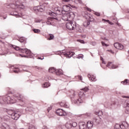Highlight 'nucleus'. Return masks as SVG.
I'll return each mask as SVG.
<instances>
[{
    "instance_id": "nucleus-1",
    "label": "nucleus",
    "mask_w": 129,
    "mask_h": 129,
    "mask_svg": "<svg viewBox=\"0 0 129 129\" xmlns=\"http://www.w3.org/2000/svg\"><path fill=\"white\" fill-rule=\"evenodd\" d=\"M87 90H88L87 88L81 89L78 95L76 94L75 91H72L71 95V99L72 103L79 105L80 103L85 102V94H84V92H86Z\"/></svg>"
},
{
    "instance_id": "nucleus-2",
    "label": "nucleus",
    "mask_w": 129,
    "mask_h": 129,
    "mask_svg": "<svg viewBox=\"0 0 129 129\" xmlns=\"http://www.w3.org/2000/svg\"><path fill=\"white\" fill-rule=\"evenodd\" d=\"M55 12H49L50 16L52 17H56L57 15H62V14H70L72 9L70 6L64 5L62 9L61 7H56L54 9Z\"/></svg>"
},
{
    "instance_id": "nucleus-3",
    "label": "nucleus",
    "mask_w": 129,
    "mask_h": 129,
    "mask_svg": "<svg viewBox=\"0 0 129 129\" xmlns=\"http://www.w3.org/2000/svg\"><path fill=\"white\" fill-rule=\"evenodd\" d=\"M11 48H13L15 50H16V51H20L21 53H25L26 55H23V54H20V56L22 57H25V58H33V54L31 52V50L27 49V48H21L20 47L14 45H10Z\"/></svg>"
},
{
    "instance_id": "nucleus-4",
    "label": "nucleus",
    "mask_w": 129,
    "mask_h": 129,
    "mask_svg": "<svg viewBox=\"0 0 129 129\" xmlns=\"http://www.w3.org/2000/svg\"><path fill=\"white\" fill-rule=\"evenodd\" d=\"M17 101L14 98V97H11L8 95H6L1 97L0 103L1 104H4V103H7L8 104H13L16 103Z\"/></svg>"
},
{
    "instance_id": "nucleus-5",
    "label": "nucleus",
    "mask_w": 129,
    "mask_h": 129,
    "mask_svg": "<svg viewBox=\"0 0 129 129\" xmlns=\"http://www.w3.org/2000/svg\"><path fill=\"white\" fill-rule=\"evenodd\" d=\"M79 25L76 24L75 21H69L66 24V28L68 30H75V29L79 28Z\"/></svg>"
},
{
    "instance_id": "nucleus-6",
    "label": "nucleus",
    "mask_w": 129,
    "mask_h": 129,
    "mask_svg": "<svg viewBox=\"0 0 129 129\" xmlns=\"http://www.w3.org/2000/svg\"><path fill=\"white\" fill-rule=\"evenodd\" d=\"M75 53L71 51H68L65 52V50H60L56 52V55H64L67 58H71Z\"/></svg>"
},
{
    "instance_id": "nucleus-7",
    "label": "nucleus",
    "mask_w": 129,
    "mask_h": 129,
    "mask_svg": "<svg viewBox=\"0 0 129 129\" xmlns=\"http://www.w3.org/2000/svg\"><path fill=\"white\" fill-rule=\"evenodd\" d=\"M7 113L11 116V117L13 119H15V120H17L20 117V114H18V113L14 112V111L12 110H9L7 111Z\"/></svg>"
},
{
    "instance_id": "nucleus-8",
    "label": "nucleus",
    "mask_w": 129,
    "mask_h": 129,
    "mask_svg": "<svg viewBox=\"0 0 129 129\" xmlns=\"http://www.w3.org/2000/svg\"><path fill=\"white\" fill-rule=\"evenodd\" d=\"M55 20H57V18H52L49 17L48 18L47 21H46L47 25H50L51 26H55Z\"/></svg>"
},
{
    "instance_id": "nucleus-9",
    "label": "nucleus",
    "mask_w": 129,
    "mask_h": 129,
    "mask_svg": "<svg viewBox=\"0 0 129 129\" xmlns=\"http://www.w3.org/2000/svg\"><path fill=\"white\" fill-rule=\"evenodd\" d=\"M63 15L62 20L63 21H69V19L71 18V16L73 15V12H70V13L61 14Z\"/></svg>"
},
{
    "instance_id": "nucleus-10",
    "label": "nucleus",
    "mask_w": 129,
    "mask_h": 129,
    "mask_svg": "<svg viewBox=\"0 0 129 129\" xmlns=\"http://www.w3.org/2000/svg\"><path fill=\"white\" fill-rule=\"evenodd\" d=\"M56 113L57 115H59V116H65V115H67V113L64 111L62 109H58L56 111Z\"/></svg>"
},
{
    "instance_id": "nucleus-11",
    "label": "nucleus",
    "mask_w": 129,
    "mask_h": 129,
    "mask_svg": "<svg viewBox=\"0 0 129 129\" xmlns=\"http://www.w3.org/2000/svg\"><path fill=\"white\" fill-rule=\"evenodd\" d=\"M114 47L118 50H122V49H123V45L118 42L114 43Z\"/></svg>"
},
{
    "instance_id": "nucleus-12",
    "label": "nucleus",
    "mask_w": 129,
    "mask_h": 129,
    "mask_svg": "<svg viewBox=\"0 0 129 129\" xmlns=\"http://www.w3.org/2000/svg\"><path fill=\"white\" fill-rule=\"evenodd\" d=\"M10 6L12 7H16V8H17L18 9H21L22 10L24 9V8H25V6L24 5V4H18L16 3V5L15 4H10Z\"/></svg>"
},
{
    "instance_id": "nucleus-13",
    "label": "nucleus",
    "mask_w": 129,
    "mask_h": 129,
    "mask_svg": "<svg viewBox=\"0 0 129 129\" xmlns=\"http://www.w3.org/2000/svg\"><path fill=\"white\" fill-rule=\"evenodd\" d=\"M10 15L11 16H14V17H16V18H21L22 16H23V14L20 13L17 11L11 13Z\"/></svg>"
},
{
    "instance_id": "nucleus-14",
    "label": "nucleus",
    "mask_w": 129,
    "mask_h": 129,
    "mask_svg": "<svg viewBox=\"0 0 129 129\" xmlns=\"http://www.w3.org/2000/svg\"><path fill=\"white\" fill-rule=\"evenodd\" d=\"M11 71L14 72V73H19L20 72V69L19 68H16L14 66L10 67Z\"/></svg>"
},
{
    "instance_id": "nucleus-15",
    "label": "nucleus",
    "mask_w": 129,
    "mask_h": 129,
    "mask_svg": "<svg viewBox=\"0 0 129 129\" xmlns=\"http://www.w3.org/2000/svg\"><path fill=\"white\" fill-rule=\"evenodd\" d=\"M79 126L80 129H86L87 125L85 122H80L79 123Z\"/></svg>"
},
{
    "instance_id": "nucleus-16",
    "label": "nucleus",
    "mask_w": 129,
    "mask_h": 129,
    "mask_svg": "<svg viewBox=\"0 0 129 129\" xmlns=\"http://www.w3.org/2000/svg\"><path fill=\"white\" fill-rule=\"evenodd\" d=\"M106 66L108 67L109 69H115L116 68H117V66L113 64L111 62H109Z\"/></svg>"
},
{
    "instance_id": "nucleus-17",
    "label": "nucleus",
    "mask_w": 129,
    "mask_h": 129,
    "mask_svg": "<svg viewBox=\"0 0 129 129\" xmlns=\"http://www.w3.org/2000/svg\"><path fill=\"white\" fill-rule=\"evenodd\" d=\"M59 105L61 107H64L66 108H69V105L67 104V103L65 102V101L59 103Z\"/></svg>"
},
{
    "instance_id": "nucleus-18",
    "label": "nucleus",
    "mask_w": 129,
    "mask_h": 129,
    "mask_svg": "<svg viewBox=\"0 0 129 129\" xmlns=\"http://www.w3.org/2000/svg\"><path fill=\"white\" fill-rule=\"evenodd\" d=\"M88 19H89V20H87L85 21L83 24V26L84 27H85V28H87V27H88V26L90 25V19H91L90 16H89Z\"/></svg>"
},
{
    "instance_id": "nucleus-19",
    "label": "nucleus",
    "mask_w": 129,
    "mask_h": 129,
    "mask_svg": "<svg viewBox=\"0 0 129 129\" xmlns=\"http://www.w3.org/2000/svg\"><path fill=\"white\" fill-rule=\"evenodd\" d=\"M14 97H16V98H17L18 100H21V101H23V95L18 93L15 94Z\"/></svg>"
},
{
    "instance_id": "nucleus-20",
    "label": "nucleus",
    "mask_w": 129,
    "mask_h": 129,
    "mask_svg": "<svg viewBox=\"0 0 129 129\" xmlns=\"http://www.w3.org/2000/svg\"><path fill=\"white\" fill-rule=\"evenodd\" d=\"M87 127H88V129H91L92 128L93 126V122L91 121H89L87 122Z\"/></svg>"
},
{
    "instance_id": "nucleus-21",
    "label": "nucleus",
    "mask_w": 129,
    "mask_h": 129,
    "mask_svg": "<svg viewBox=\"0 0 129 129\" xmlns=\"http://www.w3.org/2000/svg\"><path fill=\"white\" fill-rule=\"evenodd\" d=\"M66 127H67V128H71L72 127V122L71 121H68L66 123Z\"/></svg>"
},
{
    "instance_id": "nucleus-22",
    "label": "nucleus",
    "mask_w": 129,
    "mask_h": 129,
    "mask_svg": "<svg viewBox=\"0 0 129 129\" xmlns=\"http://www.w3.org/2000/svg\"><path fill=\"white\" fill-rule=\"evenodd\" d=\"M1 128L2 129H10V126L8 125L6 123H3L2 124Z\"/></svg>"
},
{
    "instance_id": "nucleus-23",
    "label": "nucleus",
    "mask_w": 129,
    "mask_h": 129,
    "mask_svg": "<svg viewBox=\"0 0 129 129\" xmlns=\"http://www.w3.org/2000/svg\"><path fill=\"white\" fill-rule=\"evenodd\" d=\"M34 11H37V12H42L44 11V9L42 8H41V6H37V7H35L34 8Z\"/></svg>"
},
{
    "instance_id": "nucleus-24",
    "label": "nucleus",
    "mask_w": 129,
    "mask_h": 129,
    "mask_svg": "<svg viewBox=\"0 0 129 129\" xmlns=\"http://www.w3.org/2000/svg\"><path fill=\"white\" fill-rule=\"evenodd\" d=\"M88 77L90 81H96V78H95V77L94 76L88 75Z\"/></svg>"
},
{
    "instance_id": "nucleus-25",
    "label": "nucleus",
    "mask_w": 129,
    "mask_h": 129,
    "mask_svg": "<svg viewBox=\"0 0 129 129\" xmlns=\"http://www.w3.org/2000/svg\"><path fill=\"white\" fill-rule=\"evenodd\" d=\"M55 74L57 75H62L63 74V71L61 69L56 70Z\"/></svg>"
},
{
    "instance_id": "nucleus-26",
    "label": "nucleus",
    "mask_w": 129,
    "mask_h": 129,
    "mask_svg": "<svg viewBox=\"0 0 129 129\" xmlns=\"http://www.w3.org/2000/svg\"><path fill=\"white\" fill-rule=\"evenodd\" d=\"M48 72H49V73H55L56 69L54 68H50L48 70Z\"/></svg>"
},
{
    "instance_id": "nucleus-27",
    "label": "nucleus",
    "mask_w": 129,
    "mask_h": 129,
    "mask_svg": "<svg viewBox=\"0 0 129 129\" xmlns=\"http://www.w3.org/2000/svg\"><path fill=\"white\" fill-rule=\"evenodd\" d=\"M95 114L96 115H98L99 116H101L103 114V113H102V111L99 110L97 112H95Z\"/></svg>"
},
{
    "instance_id": "nucleus-28",
    "label": "nucleus",
    "mask_w": 129,
    "mask_h": 129,
    "mask_svg": "<svg viewBox=\"0 0 129 129\" xmlns=\"http://www.w3.org/2000/svg\"><path fill=\"white\" fill-rule=\"evenodd\" d=\"M28 129H37L34 125L32 124L28 123Z\"/></svg>"
},
{
    "instance_id": "nucleus-29",
    "label": "nucleus",
    "mask_w": 129,
    "mask_h": 129,
    "mask_svg": "<svg viewBox=\"0 0 129 129\" xmlns=\"http://www.w3.org/2000/svg\"><path fill=\"white\" fill-rule=\"evenodd\" d=\"M22 68H23V71H25V72H29V67L23 66Z\"/></svg>"
},
{
    "instance_id": "nucleus-30",
    "label": "nucleus",
    "mask_w": 129,
    "mask_h": 129,
    "mask_svg": "<svg viewBox=\"0 0 129 129\" xmlns=\"http://www.w3.org/2000/svg\"><path fill=\"white\" fill-rule=\"evenodd\" d=\"M49 86H50V83L48 82L44 83L43 85V87L44 88H47V87H49Z\"/></svg>"
},
{
    "instance_id": "nucleus-31",
    "label": "nucleus",
    "mask_w": 129,
    "mask_h": 129,
    "mask_svg": "<svg viewBox=\"0 0 129 129\" xmlns=\"http://www.w3.org/2000/svg\"><path fill=\"white\" fill-rule=\"evenodd\" d=\"M12 53H13V52H12L11 51V49H7L6 50V52H5L4 53V55H6V54H8V55H10V54H12Z\"/></svg>"
},
{
    "instance_id": "nucleus-32",
    "label": "nucleus",
    "mask_w": 129,
    "mask_h": 129,
    "mask_svg": "<svg viewBox=\"0 0 129 129\" xmlns=\"http://www.w3.org/2000/svg\"><path fill=\"white\" fill-rule=\"evenodd\" d=\"M33 31L34 33H35L36 34H40V32H41V30H40V29H34Z\"/></svg>"
},
{
    "instance_id": "nucleus-33",
    "label": "nucleus",
    "mask_w": 129,
    "mask_h": 129,
    "mask_svg": "<svg viewBox=\"0 0 129 129\" xmlns=\"http://www.w3.org/2000/svg\"><path fill=\"white\" fill-rule=\"evenodd\" d=\"M54 39V35L53 34H50L48 35V40H53Z\"/></svg>"
},
{
    "instance_id": "nucleus-34",
    "label": "nucleus",
    "mask_w": 129,
    "mask_h": 129,
    "mask_svg": "<svg viewBox=\"0 0 129 129\" xmlns=\"http://www.w3.org/2000/svg\"><path fill=\"white\" fill-rule=\"evenodd\" d=\"M19 42L21 43H24L25 41H26V39L25 37H20V38L19 39Z\"/></svg>"
},
{
    "instance_id": "nucleus-35",
    "label": "nucleus",
    "mask_w": 129,
    "mask_h": 129,
    "mask_svg": "<svg viewBox=\"0 0 129 129\" xmlns=\"http://www.w3.org/2000/svg\"><path fill=\"white\" fill-rule=\"evenodd\" d=\"M118 105V103L116 102H113L112 104H111V106H113V107H116L117 105Z\"/></svg>"
},
{
    "instance_id": "nucleus-36",
    "label": "nucleus",
    "mask_w": 129,
    "mask_h": 129,
    "mask_svg": "<svg viewBox=\"0 0 129 129\" xmlns=\"http://www.w3.org/2000/svg\"><path fill=\"white\" fill-rule=\"evenodd\" d=\"M83 57L84 56L82 54H78V55L77 56V59H83Z\"/></svg>"
},
{
    "instance_id": "nucleus-37",
    "label": "nucleus",
    "mask_w": 129,
    "mask_h": 129,
    "mask_svg": "<svg viewBox=\"0 0 129 129\" xmlns=\"http://www.w3.org/2000/svg\"><path fill=\"white\" fill-rule=\"evenodd\" d=\"M102 20L104 22H106L107 23H108V24H109V25H113V23L112 22H111L110 21H109V20H108L103 19Z\"/></svg>"
},
{
    "instance_id": "nucleus-38",
    "label": "nucleus",
    "mask_w": 129,
    "mask_h": 129,
    "mask_svg": "<svg viewBox=\"0 0 129 129\" xmlns=\"http://www.w3.org/2000/svg\"><path fill=\"white\" fill-rule=\"evenodd\" d=\"M121 83L123 84V85H127L128 82H127V79H125L124 81H122Z\"/></svg>"
},
{
    "instance_id": "nucleus-39",
    "label": "nucleus",
    "mask_w": 129,
    "mask_h": 129,
    "mask_svg": "<svg viewBox=\"0 0 129 129\" xmlns=\"http://www.w3.org/2000/svg\"><path fill=\"white\" fill-rule=\"evenodd\" d=\"M76 127L77 126V123L76 122H72V127Z\"/></svg>"
},
{
    "instance_id": "nucleus-40",
    "label": "nucleus",
    "mask_w": 129,
    "mask_h": 129,
    "mask_svg": "<svg viewBox=\"0 0 129 129\" xmlns=\"http://www.w3.org/2000/svg\"><path fill=\"white\" fill-rule=\"evenodd\" d=\"M75 4H80V5H82V1L81 0H75Z\"/></svg>"
},
{
    "instance_id": "nucleus-41",
    "label": "nucleus",
    "mask_w": 129,
    "mask_h": 129,
    "mask_svg": "<svg viewBox=\"0 0 129 129\" xmlns=\"http://www.w3.org/2000/svg\"><path fill=\"white\" fill-rule=\"evenodd\" d=\"M125 104L126 105L127 107H129V99L125 101Z\"/></svg>"
},
{
    "instance_id": "nucleus-42",
    "label": "nucleus",
    "mask_w": 129,
    "mask_h": 129,
    "mask_svg": "<svg viewBox=\"0 0 129 129\" xmlns=\"http://www.w3.org/2000/svg\"><path fill=\"white\" fill-rule=\"evenodd\" d=\"M101 44L102 46H105V47H108V45L105 44V43H104L103 41L101 42Z\"/></svg>"
},
{
    "instance_id": "nucleus-43",
    "label": "nucleus",
    "mask_w": 129,
    "mask_h": 129,
    "mask_svg": "<svg viewBox=\"0 0 129 129\" xmlns=\"http://www.w3.org/2000/svg\"><path fill=\"white\" fill-rule=\"evenodd\" d=\"M78 41V42H79L80 43H81L82 44H84V43H85V42H84V40H77Z\"/></svg>"
},
{
    "instance_id": "nucleus-44",
    "label": "nucleus",
    "mask_w": 129,
    "mask_h": 129,
    "mask_svg": "<svg viewBox=\"0 0 129 129\" xmlns=\"http://www.w3.org/2000/svg\"><path fill=\"white\" fill-rule=\"evenodd\" d=\"M94 14L96 15V16H97V17H100V13H98V12H95L94 13Z\"/></svg>"
},
{
    "instance_id": "nucleus-45",
    "label": "nucleus",
    "mask_w": 129,
    "mask_h": 129,
    "mask_svg": "<svg viewBox=\"0 0 129 129\" xmlns=\"http://www.w3.org/2000/svg\"><path fill=\"white\" fill-rule=\"evenodd\" d=\"M100 59H101V61H102V63L103 64H105V61H104V60H103V58L101 56V57H100Z\"/></svg>"
},
{
    "instance_id": "nucleus-46",
    "label": "nucleus",
    "mask_w": 129,
    "mask_h": 129,
    "mask_svg": "<svg viewBox=\"0 0 129 129\" xmlns=\"http://www.w3.org/2000/svg\"><path fill=\"white\" fill-rule=\"evenodd\" d=\"M125 113H126L127 114H129V109H126L125 110Z\"/></svg>"
},
{
    "instance_id": "nucleus-47",
    "label": "nucleus",
    "mask_w": 129,
    "mask_h": 129,
    "mask_svg": "<svg viewBox=\"0 0 129 129\" xmlns=\"http://www.w3.org/2000/svg\"><path fill=\"white\" fill-rule=\"evenodd\" d=\"M85 115H86L87 116L89 117L91 115V114H90V113H86Z\"/></svg>"
},
{
    "instance_id": "nucleus-48",
    "label": "nucleus",
    "mask_w": 129,
    "mask_h": 129,
    "mask_svg": "<svg viewBox=\"0 0 129 129\" xmlns=\"http://www.w3.org/2000/svg\"><path fill=\"white\" fill-rule=\"evenodd\" d=\"M91 45H92V46H95L96 45V42H91Z\"/></svg>"
},
{
    "instance_id": "nucleus-49",
    "label": "nucleus",
    "mask_w": 129,
    "mask_h": 129,
    "mask_svg": "<svg viewBox=\"0 0 129 129\" xmlns=\"http://www.w3.org/2000/svg\"><path fill=\"white\" fill-rule=\"evenodd\" d=\"M51 109H52V107L51 106L48 107L47 108L48 112H49V111H50V110H51Z\"/></svg>"
},
{
    "instance_id": "nucleus-50",
    "label": "nucleus",
    "mask_w": 129,
    "mask_h": 129,
    "mask_svg": "<svg viewBox=\"0 0 129 129\" xmlns=\"http://www.w3.org/2000/svg\"><path fill=\"white\" fill-rule=\"evenodd\" d=\"M78 78L79 79V80L82 81V77L80 76H78Z\"/></svg>"
},
{
    "instance_id": "nucleus-51",
    "label": "nucleus",
    "mask_w": 129,
    "mask_h": 129,
    "mask_svg": "<svg viewBox=\"0 0 129 129\" xmlns=\"http://www.w3.org/2000/svg\"><path fill=\"white\" fill-rule=\"evenodd\" d=\"M35 68H36V69H38V70H40V69H41V68H39V67H35Z\"/></svg>"
},
{
    "instance_id": "nucleus-52",
    "label": "nucleus",
    "mask_w": 129,
    "mask_h": 129,
    "mask_svg": "<svg viewBox=\"0 0 129 129\" xmlns=\"http://www.w3.org/2000/svg\"><path fill=\"white\" fill-rule=\"evenodd\" d=\"M71 7L72 8H73V9H77V8L76 6H73V5L71 6Z\"/></svg>"
},
{
    "instance_id": "nucleus-53",
    "label": "nucleus",
    "mask_w": 129,
    "mask_h": 129,
    "mask_svg": "<svg viewBox=\"0 0 129 129\" xmlns=\"http://www.w3.org/2000/svg\"><path fill=\"white\" fill-rule=\"evenodd\" d=\"M5 117H6V116L4 117L5 120L7 121V120H8V119H9V116H7V118H6Z\"/></svg>"
},
{
    "instance_id": "nucleus-54",
    "label": "nucleus",
    "mask_w": 129,
    "mask_h": 129,
    "mask_svg": "<svg viewBox=\"0 0 129 129\" xmlns=\"http://www.w3.org/2000/svg\"><path fill=\"white\" fill-rule=\"evenodd\" d=\"M38 59H40V60H44V57H43L42 58H41V57H38Z\"/></svg>"
},
{
    "instance_id": "nucleus-55",
    "label": "nucleus",
    "mask_w": 129,
    "mask_h": 129,
    "mask_svg": "<svg viewBox=\"0 0 129 129\" xmlns=\"http://www.w3.org/2000/svg\"><path fill=\"white\" fill-rule=\"evenodd\" d=\"M42 129H48V128H47V126H43L42 127Z\"/></svg>"
},
{
    "instance_id": "nucleus-56",
    "label": "nucleus",
    "mask_w": 129,
    "mask_h": 129,
    "mask_svg": "<svg viewBox=\"0 0 129 129\" xmlns=\"http://www.w3.org/2000/svg\"><path fill=\"white\" fill-rule=\"evenodd\" d=\"M123 98H129V96H123Z\"/></svg>"
},
{
    "instance_id": "nucleus-57",
    "label": "nucleus",
    "mask_w": 129,
    "mask_h": 129,
    "mask_svg": "<svg viewBox=\"0 0 129 129\" xmlns=\"http://www.w3.org/2000/svg\"><path fill=\"white\" fill-rule=\"evenodd\" d=\"M35 23H40L39 20H35Z\"/></svg>"
},
{
    "instance_id": "nucleus-58",
    "label": "nucleus",
    "mask_w": 129,
    "mask_h": 129,
    "mask_svg": "<svg viewBox=\"0 0 129 129\" xmlns=\"http://www.w3.org/2000/svg\"><path fill=\"white\" fill-rule=\"evenodd\" d=\"M88 11H89V12H91V9L88 8Z\"/></svg>"
},
{
    "instance_id": "nucleus-59",
    "label": "nucleus",
    "mask_w": 129,
    "mask_h": 129,
    "mask_svg": "<svg viewBox=\"0 0 129 129\" xmlns=\"http://www.w3.org/2000/svg\"><path fill=\"white\" fill-rule=\"evenodd\" d=\"M103 40H106V41H107L108 40L106 39V38L104 37L103 38Z\"/></svg>"
},
{
    "instance_id": "nucleus-60",
    "label": "nucleus",
    "mask_w": 129,
    "mask_h": 129,
    "mask_svg": "<svg viewBox=\"0 0 129 129\" xmlns=\"http://www.w3.org/2000/svg\"><path fill=\"white\" fill-rule=\"evenodd\" d=\"M70 0H64V2H69Z\"/></svg>"
},
{
    "instance_id": "nucleus-61",
    "label": "nucleus",
    "mask_w": 129,
    "mask_h": 129,
    "mask_svg": "<svg viewBox=\"0 0 129 129\" xmlns=\"http://www.w3.org/2000/svg\"><path fill=\"white\" fill-rule=\"evenodd\" d=\"M3 18L4 20H6V19H7V17H3Z\"/></svg>"
},
{
    "instance_id": "nucleus-62",
    "label": "nucleus",
    "mask_w": 129,
    "mask_h": 129,
    "mask_svg": "<svg viewBox=\"0 0 129 129\" xmlns=\"http://www.w3.org/2000/svg\"><path fill=\"white\" fill-rule=\"evenodd\" d=\"M91 55L93 57V54H92V53H91Z\"/></svg>"
},
{
    "instance_id": "nucleus-63",
    "label": "nucleus",
    "mask_w": 129,
    "mask_h": 129,
    "mask_svg": "<svg viewBox=\"0 0 129 129\" xmlns=\"http://www.w3.org/2000/svg\"><path fill=\"white\" fill-rule=\"evenodd\" d=\"M127 13H129V10H127Z\"/></svg>"
},
{
    "instance_id": "nucleus-64",
    "label": "nucleus",
    "mask_w": 129,
    "mask_h": 129,
    "mask_svg": "<svg viewBox=\"0 0 129 129\" xmlns=\"http://www.w3.org/2000/svg\"><path fill=\"white\" fill-rule=\"evenodd\" d=\"M1 14H0V17H1Z\"/></svg>"
}]
</instances>
